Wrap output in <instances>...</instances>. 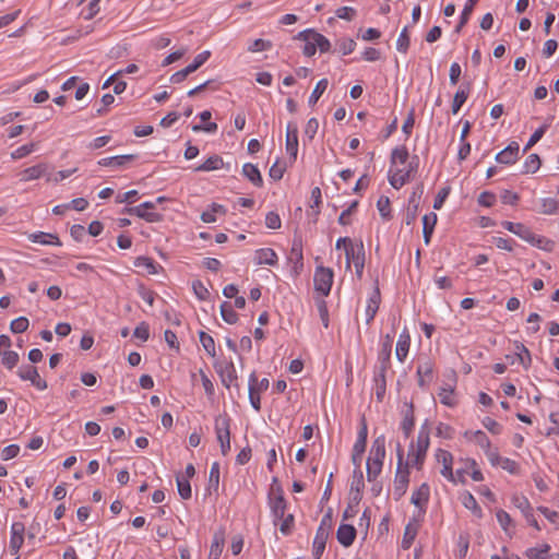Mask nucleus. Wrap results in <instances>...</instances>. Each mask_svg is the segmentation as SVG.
<instances>
[{"label":"nucleus","mask_w":559,"mask_h":559,"mask_svg":"<svg viewBox=\"0 0 559 559\" xmlns=\"http://www.w3.org/2000/svg\"><path fill=\"white\" fill-rule=\"evenodd\" d=\"M391 349L392 338L388 334L384 337L381 349L378 355V366L376 367L373 381L376 384V396L379 402H382L386 391V371L391 367Z\"/></svg>","instance_id":"f257e3e1"},{"label":"nucleus","mask_w":559,"mask_h":559,"mask_svg":"<svg viewBox=\"0 0 559 559\" xmlns=\"http://www.w3.org/2000/svg\"><path fill=\"white\" fill-rule=\"evenodd\" d=\"M364 487L365 483L361 469H354L349 489V501L343 513L344 520L353 518L357 513L356 508L362 499Z\"/></svg>","instance_id":"f03ea898"},{"label":"nucleus","mask_w":559,"mask_h":559,"mask_svg":"<svg viewBox=\"0 0 559 559\" xmlns=\"http://www.w3.org/2000/svg\"><path fill=\"white\" fill-rule=\"evenodd\" d=\"M397 454V468L394 479V496L395 500L401 499L406 490L409 483V471L408 463L404 464V451L400 443H397L396 449Z\"/></svg>","instance_id":"7ed1b4c3"},{"label":"nucleus","mask_w":559,"mask_h":559,"mask_svg":"<svg viewBox=\"0 0 559 559\" xmlns=\"http://www.w3.org/2000/svg\"><path fill=\"white\" fill-rule=\"evenodd\" d=\"M429 436L430 429L428 426V421L426 420L419 429L416 440V450L414 452V457L412 460V464L415 465L417 468H421L424 464L426 453L430 444Z\"/></svg>","instance_id":"20e7f679"},{"label":"nucleus","mask_w":559,"mask_h":559,"mask_svg":"<svg viewBox=\"0 0 559 559\" xmlns=\"http://www.w3.org/2000/svg\"><path fill=\"white\" fill-rule=\"evenodd\" d=\"M418 156L414 155L412 160L408 163L407 169H396L389 171V182L394 189H401L411 178V176L417 171L418 168Z\"/></svg>","instance_id":"39448f33"},{"label":"nucleus","mask_w":559,"mask_h":559,"mask_svg":"<svg viewBox=\"0 0 559 559\" xmlns=\"http://www.w3.org/2000/svg\"><path fill=\"white\" fill-rule=\"evenodd\" d=\"M269 504L274 518V522L281 521L285 516L286 512V500L284 498L283 489L281 486H272L271 492L269 495Z\"/></svg>","instance_id":"423d86ee"},{"label":"nucleus","mask_w":559,"mask_h":559,"mask_svg":"<svg viewBox=\"0 0 559 559\" xmlns=\"http://www.w3.org/2000/svg\"><path fill=\"white\" fill-rule=\"evenodd\" d=\"M314 289L323 296H328L333 284V271L329 267L318 266L313 277Z\"/></svg>","instance_id":"0eeeda50"},{"label":"nucleus","mask_w":559,"mask_h":559,"mask_svg":"<svg viewBox=\"0 0 559 559\" xmlns=\"http://www.w3.org/2000/svg\"><path fill=\"white\" fill-rule=\"evenodd\" d=\"M211 56V52L205 50L201 53H199L198 56H195L194 60L192 63H190L189 66H187L185 69L180 70V71H177L176 73H174L171 76H170V82L171 83H175V84H178V83H181L182 81L186 80V78L193 73L194 71H197L201 66H203L207 59L210 58Z\"/></svg>","instance_id":"6e6552de"},{"label":"nucleus","mask_w":559,"mask_h":559,"mask_svg":"<svg viewBox=\"0 0 559 559\" xmlns=\"http://www.w3.org/2000/svg\"><path fill=\"white\" fill-rule=\"evenodd\" d=\"M19 378L23 381H29L37 390H46L47 381L41 379L36 367L32 365H22L16 371Z\"/></svg>","instance_id":"1a4fd4ad"},{"label":"nucleus","mask_w":559,"mask_h":559,"mask_svg":"<svg viewBox=\"0 0 559 559\" xmlns=\"http://www.w3.org/2000/svg\"><path fill=\"white\" fill-rule=\"evenodd\" d=\"M216 371L221 376L222 383L229 389L230 386H234L237 391V393H240V386L237 383V371L235 368V365L233 361H228L225 364H219L215 366Z\"/></svg>","instance_id":"9d476101"},{"label":"nucleus","mask_w":559,"mask_h":559,"mask_svg":"<svg viewBox=\"0 0 559 559\" xmlns=\"http://www.w3.org/2000/svg\"><path fill=\"white\" fill-rule=\"evenodd\" d=\"M214 428L218 443L230 441V418L226 413L215 417Z\"/></svg>","instance_id":"9b49d317"},{"label":"nucleus","mask_w":559,"mask_h":559,"mask_svg":"<svg viewBox=\"0 0 559 559\" xmlns=\"http://www.w3.org/2000/svg\"><path fill=\"white\" fill-rule=\"evenodd\" d=\"M286 152L289 154L293 162L297 158L298 153V128L294 123H288L286 127Z\"/></svg>","instance_id":"f8f14e48"},{"label":"nucleus","mask_w":559,"mask_h":559,"mask_svg":"<svg viewBox=\"0 0 559 559\" xmlns=\"http://www.w3.org/2000/svg\"><path fill=\"white\" fill-rule=\"evenodd\" d=\"M436 457L443 465V467L440 472L441 475L443 477H445L447 479H449L450 481L455 483L456 478H455L453 469H452V464H453L452 454L447 450L439 449L436 453Z\"/></svg>","instance_id":"ddd939ff"},{"label":"nucleus","mask_w":559,"mask_h":559,"mask_svg":"<svg viewBox=\"0 0 559 559\" xmlns=\"http://www.w3.org/2000/svg\"><path fill=\"white\" fill-rule=\"evenodd\" d=\"M520 146L518 142L512 141L506 148L499 152L495 159L499 164L513 165L519 158Z\"/></svg>","instance_id":"4468645a"},{"label":"nucleus","mask_w":559,"mask_h":559,"mask_svg":"<svg viewBox=\"0 0 559 559\" xmlns=\"http://www.w3.org/2000/svg\"><path fill=\"white\" fill-rule=\"evenodd\" d=\"M24 533H25V525L22 522H14L11 525V538H10V548L14 552V555L17 554L20 548L22 547L24 543Z\"/></svg>","instance_id":"2eb2a0df"},{"label":"nucleus","mask_w":559,"mask_h":559,"mask_svg":"<svg viewBox=\"0 0 559 559\" xmlns=\"http://www.w3.org/2000/svg\"><path fill=\"white\" fill-rule=\"evenodd\" d=\"M336 537L341 545L349 547L356 538V528L350 524H341L337 528Z\"/></svg>","instance_id":"dca6fc26"},{"label":"nucleus","mask_w":559,"mask_h":559,"mask_svg":"<svg viewBox=\"0 0 559 559\" xmlns=\"http://www.w3.org/2000/svg\"><path fill=\"white\" fill-rule=\"evenodd\" d=\"M385 456V438L383 435L377 437L372 442L368 461L382 462Z\"/></svg>","instance_id":"f3484780"},{"label":"nucleus","mask_w":559,"mask_h":559,"mask_svg":"<svg viewBox=\"0 0 559 559\" xmlns=\"http://www.w3.org/2000/svg\"><path fill=\"white\" fill-rule=\"evenodd\" d=\"M136 157L138 156L134 154L105 157L98 160V165L104 167L120 168L123 167L127 163L134 160Z\"/></svg>","instance_id":"a211bd4d"},{"label":"nucleus","mask_w":559,"mask_h":559,"mask_svg":"<svg viewBox=\"0 0 559 559\" xmlns=\"http://www.w3.org/2000/svg\"><path fill=\"white\" fill-rule=\"evenodd\" d=\"M380 301H381L380 290H379V287L376 286L374 290L372 292V294L370 295V297L368 299V304L366 307V323L367 324H369L373 320V318L379 309Z\"/></svg>","instance_id":"6ab92c4d"},{"label":"nucleus","mask_w":559,"mask_h":559,"mask_svg":"<svg viewBox=\"0 0 559 559\" xmlns=\"http://www.w3.org/2000/svg\"><path fill=\"white\" fill-rule=\"evenodd\" d=\"M254 261L258 265L267 264L273 266L277 263V254L271 248H262L255 251Z\"/></svg>","instance_id":"aec40b11"},{"label":"nucleus","mask_w":559,"mask_h":559,"mask_svg":"<svg viewBox=\"0 0 559 559\" xmlns=\"http://www.w3.org/2000/svg\"><path fill=\"white\" fill-rule=\"evenodd\" d=\"M411 344V336L406 329L400 334L399 341L396 343L395 355L396 358L403 362L408 354Z\"/></svg>","instance_id":"412c9836"},{"label":"nucleus","mask_w":559,"mask_h":559,"mask_svg":"<svg viewBox=\"0 0 559 559\" xmlns=\"http://www.w3.org/2000/svg\"><path fill=\"white\" fill-rule=\"evenodd\" d=\"M429 496L430 488L428 484L424 483L416 491L413 492L411 502L423 510L429 500Z\"/></svg>","instance_id":"4be33fe9"},{"label":"nucleus","mask_w":559,"mask_h":559,"mask_svg":"<svg viewBox=\"0 0 559 559\" xmlns=\"http://www.w3.org/2000/svg\"><path fill=\"white\" fill-rule=\"evenodd\" d=\"M501 225L508 231L519 236L521 239L525 240L526 242L528 241L532 230L528 227H526L524 224L504 221L501 223Z\"/></svg>","instance_id":"5701e85b"},{"label":"nucleus","mask_w":559,"mask_h":559,"mask_svg":"<svg viewBox=\"0 0 559 559\" xmlns=\"http://www.w3.org/2000/svg\"><path fill=\"white\" fill-rule=\"evenodd\" d=\"M307 34L311 36L310 38L314 40L317 48H319L321 52L330 51L331 43L326 37H324L322 34L316 32L312 28L300 32V36L306 37Z\"/></svg>","instance_id":"b1692460"},{"label":"nucleus","mask_w":559,"mask_h":559,"mask_svg":"<svg viewBox=\"0 0 559 559\" xmlns=\"http://www.w3.org/2000/svg\"><path fill=\"white\" fill-rule=\"evenodd\" d=\"M242 175L255 187L261 188L263 186V179L258 167L251 163H247L242 166Z\"/></svg>","instance_id":"393cba45"},{"label":"nucleus","mask_w":559,"mask_h":559,"mask_svg":"<svg viewBox=\"0 0 559 559\" xmlns=\"http://www.w3.org/2000/svg\"><path fill=\"white\" fill-rule=\"evenodd\" d=\"M436 224H437V214L436 213H429V214L424 215V217H423V236H424L425 245L430 243V239H431Z\"/></svg>","instance_id":"a878e982"},{"label":"nucleus","mask_w":559,"mask_h":559,"mask_svg":"<svg viewBox=\"0 0 559 559\" xmlns=\"http://www.w3.org/2000/svg\"><path fill=\"white\" fill-rule=\"evenodd\" d=\"M48 165L46 163H40L35 166L28 167L22 171L23 181L35 180L44 176L48 170Z\"/></svg>","instance_id":"bb28decb"},{"label":"nucleus","mask_w":559,"mask_h":559,"mask_svg":"<svg viewBox=\"0 0 559 559\" xmlns=\"http://www.w3.org/2000/svg\"><path fill=\"white\" fill-rule=\"evenodd\" d=\"M527 242L531 243L532 246H534L540 250L547 251V252H551L556 246V242L554 240H551L545 236L536 235L533 231H532Z\"/></svg>","instance_id":"cd10ccee"},{"label":"nucleus","mask_w":559,"mask_h":559,"mask_svg":"<svg viewBox=\"0 0 559 559\" xmlns=\"http://www.w3.org/2000/svg\"><path fill=\"white\" fill-rule=\"evenodd\" d=\"M329 535L330 534H328V533H323V530L317 531L314 539H313V550H312L313 559H321V556L325 549V545H326Z\"/></svg>","instance_id":"c85d7f7f"},{"label":"nucleus","mask_w":559,"mask_h":559,"mask_svg":"<svg viewBox=\"0 0 559 559\" xmlns=\"http://www.w3.org/2000/svg\"><path fill=\"white\" fill-rule=\"evenodd\" d=\"M469 91H471V83H467L465 85V87L461 86L454 97H453V102H452V112L453 115H456L459 112V110L461 109V107L463 106V104L466 102V99L468 98V95H469Z\"/></svg>","instance_id":"c756f323"},{"label":"nucleus","mask_w":559,"mask_h":559,"mask_svg":"<svg viewBox=\"0 0 559 559\" xmlns=\"http://www.w3.org/2000/svg\"><path fill=\"white\" fill-rule=\"evenodd\" d=\"M28 239L32 242H38L41 245L61 246V241L59 240L58 236L53 235V234H49V233H44V231L34 233V234L28 235Z\"/></svg>","instance_id":"7c9ffc66"},{"label":"nucleus","mask_w":559,"mask_h":559,"mask_svg":"<svg viewBox=\"0 0 559 559\" xmlns=\"http://www.w3.org/2000/svg\"><path fill=\"white\" fill-rule=\"evenodd\" d=\"M302 243L300 238H295L288 255V260L295 263V269L302 267Z\"/></svg>","instance_id":"2f4dec72"},{"label":"nucleus","mask_w":559,"mask_h":559,"mask_svg":"<svg viewBox=\"0 0 559 559\" xmlns=\"http://www.w3.org/2000/svg\"><path fill=\"white\" fill-rule=\"evenodd\" d=\"M415 426L414 406L413 403L407 404V409L404 413V417L401 424L402 430L406 438L409 437Z\"/></svg>","instance_id":"473e14b6"},{"label":"nucleus","mask_w":559,"mask_h":559,"mask_svg":"<svg viewBox=\"0 0 559 559\" xmlns=\"http://www.w3.org/2000/svg\"><path fill=\"white\" fill-rule=\"evenodd\" d=\"M224 166V160L218 155H212L204 160L203 164L194 168V171H212L217 170Z\"/></svg>","instance_id":"72a5a7b5"},{"label":"nucleus","mask_w":559,"mask_h":559,"mask_svg":"<svg viewBox=\"0 0 559 559\" xmlns=\"http://www.w3.org/2000/svg\"><path fill=\"white\" fill-rule=\"evenodd\" d=\"M225 545V537L223 532H216L213 536L211 549H210V558L218 559L222 555L223 548Z\"/></svg>","instance_id":"f704fd0d"},{"label":"nucleus","mask_w":559,"mask_h":559,"mask_svg":"<svg viewBox=\"0 0 559 559\" xmlns=\"http://www.w3.org/2000/svg\"><path fill=\"white\" fill-rule=\"evenodd\" d=\"M559 211V201L554 198H544L539 201L538 213L552 215Z\"/></svg>","instance_id":"c9c22d12"},{"label":"nucleus","mask_w":559,"mask_h":559,"mask_svg":"<svg viewBox=\"0 0 559 559\" xmlns=\"http://www.w3.org/2000/svg\"><path fill=\"white\" fill-rule=\"evenodd\" d=\"M497 521L500 524L501 528L504 531L507 535L510 537L513 534V531L511 528L514 527L513 520L511 519L510 514L506 512L504 510L500 509L496 512Z\"/></svg>","instance_id":"e433bc0d"},{"label":"nucleus","mask_w":559,"mask_h":559,"mask_svg":"<svg viewBox=\"0 0 559 559\" xmlns=\"http://www.w3.org/2000/svg\"><path fill=\"white\" fill-rule=\"evenodd\" d=\"M549 551L550 546L548 544H542L526 549L525 556L528 559H548Z\"/></svg>","instance_id":"4c0bfd02"},{"label":"nucleus","mask_w":559,"mask_h":559,"mask_svg":"<svg viewBox=\"0 0 559 559\" xmlns=\"http://www.w3.org/2000/svg\"><path fill=\"white\" fill-rule=\"evenodd\" d=\"M221 316L228 324H235L238 320V314L234 310L233 305L228 301H224L221 305Z\"/></svg>","instance_id":"58836bf2"},{"label":"nucleus","mask_w":559,"mask_h":559,"mask_svg":"<svg viewBox=\"0 0 559 559\" xmlns=\"http://www.w3.org/2000/svg\"><path fill=\"white\" fill-rule=\"evenodd\" d=\"M542 165L540 157L533 153L530 154L523 165L522 174H535Z\"/></svg>","instance_id":"ea45409f"},{"label":"nucleus","mask_w":559,"mask_h":559,"mask_svg":"<svg viewBox=\"0 0 559 559\" xmlns=\"http://www.w3.org/2000/svg\"><path fill=\"white\" fill-rule=\"evenodd\" d=\"M416 535H417V526L413 523H408L404 530V535H403V539H402V548L409 549Z\"/></svg>","instance_id":"a19ab883"},{"label":"nucleus","mask_w":559,"mask_h":559,"mask_svg":"<svg viewBox=\"0 0 559 559\" xmlns=\"http://www.w3.org/2000/svg\"><path fill=\"white\" fill-rule=\"evenodd\" d=\"M176 483L178 488V493L185 500L191 498V485L188 478H183L181 475L176 476Z\"/></svg>","instance_id":"79ce46f5"},{"label":"nucleus","mask_w":559,"mask_h":559,"mask_svg":"<svg viewBox=\"0 0 559 559\" xmlns=\"http://www.w3.org/2000/svg\"><path fill=\"white\" fill-rule=\"evenodd\" d=\"M199 340L202 344L205 352L211 356L214 357L216 355L215 350V342L211 335L205 333L204 331L199 332Z\"/></svg>","instance_id":"37998d69"},{"label":"nucleus","mask_w":559,"mask_h":559,"mask_svg":"<svg viewBox=\"0 0 559 559\" xmlns=\"http://www.w3.org/2000/svg\"><path fill=\"white\" fill-rule=\"evenodd\" d=\"M328 85H329V81L328 79H321L314 90L312 91L310 97H309V105L310 106H314L317 104V102L319 100V98L321 97V95L325 92V90L328 88Z\"/></svg>","instance_id":"c03bdc74"},{"label":"nucleus","mask_w":559,"mask_h":559,"mask_svg":"<svg viewBox=\"0 0 559 559\" xmlns=\"http://www.w3.org/2000/svg\"><path fill=\"white\" fill-rule=\"evenodd\" d=\"M478 1L479 0H467L466 1L464 9L462 11V14H461L460 23L456 26V32H460L461 28L468 22L469 16Z\"/></svg>","instance_id":"a18cd8bd"},{"label":"nucleus","mask_w":559,"mask_h":559,"mask_svg":"<svg viewBox=\"0 0 559 559\" xmlns=\"http://www.w3.org/2000/svg\"><path fill=\"white\" fill-rule=\"evenodd\" d=\"M353 263H354V266H355V270H356L357 277L361 278L362 277L364 267H365V250H364V243L362 242H360V245L358 246L357 254H356V258L353 260Z\"/></svg>","instance_id":"49530a36"},{"label":"nucleus","mask_w":559,"mask_h":559,"mask_svg":"<svg viewBox=\"0 0 559 559\" xmlns=\"http://www.w3.org/2000/svg\"><path fill=\"white\" fill-rule=\"evenodd\" d=\"M134 265L138 267H144L148 274L157 273V266L155 261L148 257H138L134 260Z\"/></svg>","instance_id":"de8ad7c7"},{"label":"nucleus","mask_w":559,"mask_h":559,"mask_svg":"<svg viewBox=\"0 0 559 559\" xmlns=\"http://www.w3.org/2000/svg\"><path fill=\"white\" fill-rule=\"evenodd\" d=\"M218 485H219V464L217 462H214L210 469L207 490L211 491L212 489H214L215 491H217Z\"/></svg>","instance_id":"09e8293b"},{"label":"nucleus","mask_w":559,"mask_h":559,"mask_svg":"<svg viewBox=\"0 0 559 559\" xmlns=\"http://www.w3.org/2000/svg\"><path fill=\"white\" fill-rule=\"evenodd\" d=\"M0 356L2 357V365L10 370L13 369L20 360L19 354L14 350H4Z\"/></svg>","instance_id":"8fccbe9b"},{"label":"nucleus","mask_w":559,"mask_h":559,"mask_svg":"<svg viewBox=\"0 0 559 559\" xmlns=\"http://www.w3.org/2000/svg\"><path fill=\"white\" fill-rule=\"evenodd\" d=\"M409 157L408 151L406 146H397L391 152V164H396L397 162L401 164H405Z\"/></svg>","instance_id":"3c124183"},{"label":"nucleus","mask_w":559,"mask_h":559,"mask_svg":"<svg viewBox=\"0 0 559 559\" xmlns=\"http://www.w3.org/2000/svg\"><path fill=\"white\" fill-rule=\"evenodd\" d=\"M409 44H411V38H409V34H408V26H405L402 29V32L400 33V36L396 40V49L400 52L405 53L409 48Z\"/></svg>","instance_id":"603ef678"},{"label":"nucleus","mask_w":559,"mask_h":559,"mask_svg":"<svg viewBox=\"0 0 559 559\" xmlns=\"http://www.w3.org/2000/svg\"><path fill=\"white\" fill-rule=\"evenodd\" d=\"M438 395L440 397V402L443 405H447L449 407L455 406L456 401L454 400V390L452 388H441Z\"/></svg>","instance_id":"864d4df0"},{"label":"nucleus","mask_w":559,"mask_h":559,"mask_svg":"<svg viewBox=\"0 0 559 559\" xmlns=\"http://www.w3.org/2000/svg\"><path fill=\"white\" fill-rule=\"evenodd\" d=\"M390 205H391L390 199L384 195L380 197L377 202V207L379 210V213L382 216V218H384V219H390L392 217Z\"/></svg>","instance_id":"5fc2aeb1"},{"label":"nucleus","mask_w":559,"mask_h":559,"mask_svg":"<svg viewBox=\"0 0 559 559\" xmlns=\"http://www.w3.org/2000/svg\"><path fill=\"white\" fill-rule=\"evenodd\" d=\"M28 325L29 322L26 317H19L11 322L10 330L12 333L19 334L25 332Z\"/></svg>","instance_id":"6e6d98bb"},{"label":"nucleus","mask_w":559,"mask_h":559,"mask_svg":"<svg viewBox=\"0 0 559 559\" xmlns=\"http://www.w3.org/2000/svg\"><path fill=\"white\" fill-rule=\"evenodd\" d=\"M382 462H372L367 460V479L374 481L382 469Z\"/></svg>","instance_id":"4d7b16f0"},{"label":"nucleus","mask_w":559,"mask_h":559,"mask_svg":"<svg viewBox=\"0 0 559 559\" xmlns=\"http://www.w3.org/2000/svg\"><path fill=\"white\" fill-rule=\"evenodd\" d=\"M548 127L549 126L545 123L536 129L535 132L531 135L523 151L527 152L531 147H533L544 136Z\"/></svg>","instance_id":"13d9d810"},{"label":"nucleus","mask_w":559,"mask_h":559,"mask_svg":"<svg viewBox=\"0 0 559 559\" xmlns=\"http://www.w3.org/2000/svg\"><path fill=\"white\" fill-rule=\"evenodd\" d=\"M36 145H37L36 143H28V144L20 146L19 148H16L15 151H13L11 153V158L12 159H21V158L29 155L31 153H33L35 151Z\"/></svg>","instance_id":"bf43d9fd"},{"label":"nucleus","mask_w":559,"mask_h":559,"mask_svg":"<svg viewBox=\"0 0 559 559\" xmlns=\"http://www.w3.org/2000/svg\"><path fill=\"white\" fill-rule=\"evenodd\" d=\"M310 37L311 36L308 34L306 35V37L300 36V33H298L296 37L297 39L304 40L306 43L302 52L307 57H312L317 51L316 43Z\"/></svg>","instance_id":"052dcab7"},{"label":"nucleus","mask_w":559,"mask_h":559,"mask_svg":"<svg viewBox=\"0 0 559 559\" xmlns=\"http://www.w3.org/2000/svg\"><path fill=\"white\" fill-rule=\"evenodd\" d=\"M463 504L465 508L473 510V512L476 516H478V518L483 516V511L473 495L467 493L463 500Z\"/></svg>","instance_id":"680f3d73"},{"label":"nucleus","mask_w":559,"mask_h":559,"mask_svg":"<svg viewBox=\"0 0 559 559\" xmlns=\"http://www.w3.org/2000/svg\"><path fill=\"white\" fill-rule=\"evenodd\" d=\"M316 305H317V308H318V311H319V314H320V318H321V321H322L324 328H328L329 326V310H328L326 301L322 298H318V299H316Z\"/></svg>","instance_id":"e2e57ef3"},{"label":"nucleus","mask_w":559,"mask_h":559,"mask_svg":"<svg viewBox=\"0 0 559 559\" xmlns=\"http://www.w3.org/2000/svg\"><path fill=\"white\" fill-rule=\"evenodd\" d=\"M192 289H193L195 296L198 297V299H200V300H206L210 296L209 289L199 280L193 281Z\"/></svg>","instance_id":"0e129e2a"},{"label":"nucleus","mask_w":559,"mask_h":559,"mask_svg":"<svg viewBox=\"0 0 559 559\" xmlns=\"http://www.w3.org/2000/svg\"><path fill=\"white\" fill-rule=\"evenodd\" d=\"M337 44L343 56L352 53L356 47V41L352 38H342Z\"/></svg>","instance_id":"69168bd1"},{"label":"nucleus","mask_w":559,"mask_h":559,"mask_svg":"<svg viewBox=\"0 0 559 559\" xmlns=\"http://www.w3.org/2000/svg\"><path fill=\"white\" fill-rule=\"evenodd\" d=\"M265 225L270 229H278L281 228L282 221L280 215L276 212H269L265 216Z\"/></svg>","instance_id":"338daca9"},{"label":"nucleus","mask_w":559,"mask_h":559,"mask_svg":"<svg viewBox=\"0 0 559 559\" xmlns=\"http://www.w3.org/2000/svg\"><path fill=\"white\" fill-rule=\"evenodd\" d=\"M483 425L492 435H500L502 432V426L491 417H485Z\"/></svg>","instance_id":"774afa93"}]
</instances>
